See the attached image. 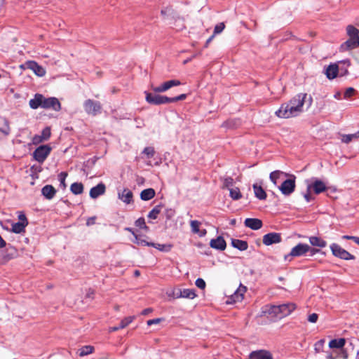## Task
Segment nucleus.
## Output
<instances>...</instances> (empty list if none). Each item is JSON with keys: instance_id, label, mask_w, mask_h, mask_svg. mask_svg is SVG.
<instances>
[{"instance_id": "f257e3e1", "label": "nucleus", "mask_w": 359, "mask_h": 359, "mask_svg": "<svg viewBox=\"0 0 359 359\" xmlns=\"http://www.w3.org/2000/svg\"><path fill=\"white\" fill-rule=\"evenodd\" d=\"M313 99L311 95L305 93L297 94L289 101L283 103L279 109L276 111L275 114L280 118H290L299 116L304 112V104L310 107Z\"/></svg>"}, {"instance_id": "f03ea898", "label": "nucleus", "mask_w": 359, "mask_h": 359, "mask_svg": "<svg viewBox=\"0 0 359 359\" xmlns=\"http://www.w3.org/2000/svg\"><path fill=\"white\" fill-rule=\"evenodd\" d=\"M308 191H313L316 194H319L327 190L325 182L318 178H311L306 180Z\"/></svg>"}, {"instance_id": "7ed1b4c3", "label": "nucleus", "mask_w": 359, "mask_h": 359, "mask_svg": "<svg viewBox=\"0 0 359 359\" xmlns=\"http://www.w3.org/2000/svg\"><path fill=\"white\" fill-rule=\"evenodd\" d=\"M258 316L264 317L270 320L278 318L277 306L270 304L264 305L261 308Z\"/></svg>"}, {"instance_id": "20e7f679", "label": "nucleus", "mask_w": 359, "mask_h": 359, "mask_svg": "<svg viewBox=\"0 0 359 359\" xmlns=\"http://www.w3.org/2000/svg\"><path fill=\"white\" fill-rule=\"evenodd\" d=\"M52 148L48 144L41 145L35 149L33 156L36 161L42 163L48 156Z\"/></svg>"}, {"instance_id": "39448f33", "label": "nucleus", "mask_w": 359, "mask_h": 359, "mask_svg": "<svg viewBox=\"0 0 359 359\" xmlns=\"http://www.w3.org/2000/svg\"><path fill=\"white\" fill-rule=\"evenodd\" d=\"M346 30L348 39L343 45H359V29L352 25H348Z\"/></svg>"}, {"instance_id": "423d86ee", "label": "nucleus", "mask_w": 359, "mask_h": 359, "mask_svg": "<svg viewBox=\"0 0 359 359\" xmlns=\"http://www.w3.org/2000/svg\"><path fill=\"white\" fill-rule=\"evenodd\" d=\"M146 101L151 104L159 105L169 103L170 97L156 93L144 92Z\"/></svg>"}, {"instance_id": "0eeeda50", "label": "nucleus", "mask_w": 359, "mask_h": 359, "mask_svg": "<svg viewBox=\"0 0 359 359\" xmlns=\"http://www.w3.org/2000/svg\"><path fill=\"white\" fill-rule=\"evenodd\" d=\"M295 176L290 175L289 179L284 180L278 187V189L285 196H289L294 192L295 189Z\"/></svg>"}, {"instance_id": "6e6552de", "label": "nucleus", "mask_w": 359, "mask_h": 359, "mask_svg": "<svg viewBox=\"0 0 359 359\" xmlns=\"http://www.w3.org/2000/svg\"><path fill=\"white\" fill-rule=\"evenodd\" d=\"M168 296L175 299L186 298L193 299L196 297V294L194 289H177L168 293Z\"/></svg>"}, {"instance_id": "1a4fd4ad", "label": "nucleus", "mask_w": 359, "mask_h": 359, "mask_svg": "<svg viewBox=\"0 0 359 359\" xmlns=\"http://www.w3.org/2000/svg\"><path fill=\"white\" fill-rule=\"evenodd\" d=\"M330 250L335 257L344 260L354 259L355 257L350 254L348 251L341 248L338 244L332 243L330 245Z\"/></svg>"}, {"instance_id": "9d476101", "label": "nucleus", "mask_w": 359, "mask_h": 359, "mask_svg": "<svg viewBox=\"0 0 359 359\" xmlns=\"http://www.w3.org/2000/svg\"><path fill=\"white\" fill-rule=\"evenodd\" d=\"M83 108L88 114L95 116L100 112L101 105L99 102L88 99L84 102Z\"/></svg>"}, {"instance_id": "9b49d317", "label": "nucleus", "mask_w": 359, "mask_h": 359, "mask_svg": "<svg viewBox=\"0 0 359 359\" xmlns=\"http://www.w3.org/2000/svg\"><path fill=\"white\" fill-rule=\"evenodd\" d=\"M325 73L329 79H333L338 75L343 76L347 74V70L342 71L337 64H331L325 69Z\"/></svg>"}, {"instance_id": "f8f14e48", "label": "nucleus", "mask_w": 359, "mask_h": 359, "mask_svg": "<svg viewBox=\"0 0 359 359\" xmlns=\"http://www.w3.org/2000/svg\"><path fill=\"white\" fill-rule=\"evenodd\" d=\"M297 308L294 303L287 302L277 306L278 318H282L290 315Z\"/></svg>"}, {"instance_id": "ddd939ff", "label": "nucleus", "mask_w": 359, "mask_h": 359, "mask_svg": "<svg viewBox=\"0 0 359 359\" xmlns=\"http://www.w3.org/2000/svg\"><path fill=\"white\" fill-rule=\"evenodd\" d=\"M41 108L46 109H51L55 111H58L61 109V104L56 97H46L43 96Z\"/></svg>"}, {"instance_id": "4468645a", "label": "nucleus", "mask_w": 359, "mask_h": 359, "mask_svg": "<svg viewBox=\"0 0 359 359\" xmlns=\"http://www.w3.org/2000/svg\"><path fill=\"white\" fill-rule=\"evenodd\" d=\"M181 84V82L179 80H170L167 81L158 86H151V90L155 93H163L171 88L174 86H177Z\"/></svg>"}, {"instance_id": "2eb2a0df", "label": "nucleus", "mask_w": 359, "mask_h": 359, "mask_svg": "<svg viewBox=\"0 0 359 359\" xmlns=\"http://www.w3.org/2000/svg\"><path fill=\"white\" fill-rule=\"evenodd\" d=\"M310 250V246L307 244L299 243L296 246L292 248L290 253L285 256V259L287 257H299L307 253Z\"/></svg>"}, {"instance_id": "dca6fc26", "label": "nucleus", "mask_w": 359, "mask_h": 359, "mask_svg": "<svg viewBox=\"0 0 359 359\" xmlns=\"http://www.w3.org/2000/svg\"><path fill=\"white\" fill-rule=\"evenodd\" d=\"M247 291V287L242 284H240L238 289L234 292V293L231 295L229 298L227 303H236L241 302L244 298V294Z\"/></svg>"}, {"instance_id": "f3484780", "label": "nucleus", "mask_w": 359, "mask_h": 359, "mask_svg": "<svg viewBox=\"0 0 359 359\" xmlns=\"http://www.w3.org/2000/svg\"><path fill=\"white\" fill-rule=\"evenodd\" d=\"M348 352L346 349L337 350L333 349L331 351L326 352V359H347Z\"/></svg>"}, {"instance_id": "a211bd4d", "label": "nucleus", "mask_w": 359, "mask_h": 359, "mask_svg": "<svg viewBox=\"0 0 359 359\" xmlns=\"http://www.w3.org/2000/svg\"><path fill=\"white\" fill-rule=\"evenodd\" d=\"M50 129L48 127L45 128L41 135H36L32 138V143L34 144H39L44 141L48 140L50 137Z\"/></svg>"}, {"instance_id": "6ab92c4d", "label": "nucleus", "mask_w": 359, "mask_h": 359, "mask_svg": "<svg viewBox=\"0 0 359 359\" xmlns=\"http://www.w3.org/2000/svg\"><path fill=\"white\" fill-rule=\"evenodd\" d=\"M281 241L280 233H269L264 236L263 243L266 245H270L275 243H278Z\"/></svg>"}, {"instance_id": "aec40b11", "label": "nucleus", "mask_w": 359, "mask_h": 359, "mask_svg": "<svg viewBox=\"0 0 359 359\" xmlns=\"http://www.w3.org/2000/svg\"><path fill=\"white\" fill-rule=\"evenodd\" d=\"M201 223L198 220H191L190 221V226L191 230L193 233L197 234L200 237H204L207 231L205 229H201Z\"/></svg>"}, {"instance_id": "412c9836", "label": "nucleus", "mask_w": 359, "mask_h": 359, "mask_svg": "<svg viewBox=\"0 0 359 359\" xmlns=\"http://www.w3.org/2000/svg\"><path fill=\"white\" fill-rule=\"evenodd\" d=\"M133 197V192L127 188L123 189L121 191L118 192V198L126 204H130L132 203Z\"/></svg>"}, {"instance_id": "4be33fe9", "label": "nucleus", "mask_w": 359, "mask_h": 359, "mask_svg": "<svg viewBox=\"0 0 359 359\" xmlns=\"http://www.w3.org/2000/svg\"><path fill=\"white\" fill-rule=\"evenodd\" d=\"M106 187L103 183H100L90 190V196L92 198H97L105 193Z\"/></svg>"}, {"instance_id": "5701e85b", "label": "nucleus", "mask_w": 359, "mask_h": 359, "mask_svg": "<svg viewBox=\"0 0 359 359\" xmlns=\"http://www.w3.org/2000/svg\"><path fill=\"white\" fill-rule=\"evenodd\" d=\"M346 344V339L344 338H338V339H334L330 341L329 342V348L331 350L337 349V350H342L345 349L344 346Z\"/></svg>"}, {"instance_id": "b1692460", "label": "nucleus", "mask_w": 359, "mask_h": 359, "mask_svg": "<svg viewBox=\"0 0 359 359\" xmlns=\"http://www.w3.org/2000/svg\"><path fill=\"white\" fill-rule=\"evenodd\" d=\"M244 223L247 227L253 230H258L262 226V222L256 218H248Z\"/></svg>"}, {"instance_id": "393cba45", "label": "nucleus", "mask_w": 359, "mask_h": 359, "mask_svg": "<svg viewBox=\"0 0 359 359\" xmlns=\"http://www.w3.org/2000/svg\"><path fill=\"white\" fill-rule=\"evenodd\" d=\"M210 245L212 248L224 250L226 245L224 239L222 236H218L217 238L210 241Z\"/></svg>"}, {"instance_id": "a878e982", "label": "nucleus", "mask_w": 359, "mask_h": 359, "mask_svg": "<svg viewBox=\"0 0 359 359\" xmlns=\"http://www.w3.org/2000/svg\"><path fill=\"white\" fill-rule=\"evenodd\" d=\"M27 65L29 69L32 70L34 74L39 76H43L46 74L45 69L34 61L28 62Z\"/></svg>"}, {"instance_id": "bb28decb", "label": "nucleus", "mask_w": 359, "mask_h": 359, "mask_svg": "<svg viewBox=\"0 0 359 359\" xmlns=\"http://www.w3.org/2000/svg\"><path fill=\"white\" fill-rule=\"evenodd\" d=\"M250 359H272L271 354L264 350L252 351L250 354Z\"/></svg>"}, {"instance_id": "cd10ccee", "label": "nucleus", "mask_w": 359, "mask_h": 359, "mask_svg": "<svg viewBox=\"0 0 359 359\" xmlns=\"http://www.w3.org/2000/svg\"><path fill=\"white\" fill-rule=\"evenodd\" d=\"M135 318V316H129L123 318L120 325L117 327H109V332H112L118 330L119 329H123L127 327L129 324H130Z\"/></svg>"}, {"instance_id": "c85d7f7f", "label": "nucleus", "mask_w": 359, "mask_h": 359, "mask_svg": "<svg viewBox=\"0 0 359 359\" xmlns=\"http://www.w3.org/2000/svg\"><path fill=\"white\" fill-rule=\"evenodd\" d=\"M43 95L39 93L35 94L34 98L31 99L29 102V107L33 109H36L42 106V100Z\"/></svg>"}, {"instance_id": "c756f323", "label": "nucleus", "mask_w": 359, "mask_h": 359, "mask_svg": "<svg viewBox=\"0 0 359 359\" xmlns=\"http://www.w3.org/2000/svg\"><path fill=\"white\" fill-rule=\"evenodd\" d=\"M41 194L46 198L50 200L55 196L56 189L52 185L48 184L42 188Z\"/></svg>"}, {"instance_id": "7c9ffc66", "label": "nucleus", "mask_w": 359, "mask_h": 359, "mask_svg": "<svg viewBox=\"0 0 359 359\" xmlns=\"http://www.w3.org/2000/svg\"><path fill=\"white\" fill-rule=\"evenodd\" d=\"M286 176H287V173L280 170H275L271 172L269 178L270 180L273 183V184L276 185L279 180H282L283 177Z\"/></svg>"}, {"instance_id": "2f4dec72", "label": "nucleus", "mask_w": 359, "mask_h": 359, "mask_svg": "<svg viewBox=\"0 0 359 359\" xmlns=\"http://www.w3.org/2000/svg\"><path fill=\"white\" fill-rule=\"evenodd\" d=\"M155 196V191L154 189L149 188L144 189L140 193V198L142 201H149Z\"/></svg>"}, {"instance_id": "473e14b6", "label": "nucleus", "mask_w": 359, "mask_h": 359, "mask_svg": "<svg viewBox=\"0 0 359 359\" xmlns=\"http://www.w3.org/2000/svg\"><path fill=\"white\" fill-rule=\"evenodd\" d=\"M231 245L233 248H237L239 250L243 251L248 249V243L245 241L238 239H232Z\"/></svg>"}, {"instance_id": "72a5a7b5", "label": "nucleus", "mask_w": 359, "mask_h": 359, "mask_svg": "<svg viewBox=\"0 0 359 359\" xmlns=\"http://www.w3.org/2000/svg\"><path fill=\"white\" fill-rule=\"evenodd\" d=\"M309 242L311 245L316 246L319 248H325L327 245V243L325 241L317 236H311L309 238Z\"/></svg>"}, {"instance_id": "f704fd0d", "label": "nucleus", "mask_w": 359, "mask_h": 359, "mask_svg": "<svg viewBox=\"0 0 359 359\" xmlns=\"http://www.w3.org/2000/svg\"><path fill=\"white\" fill-rule=\"evenodd\" d=\"M253 189L255 194V196L260 199L264 200L266 198V194L265 191L262 188V187L258 186L257 184L253 185Z\"/></svg>"}, {"instance_id": "c9c22d12", "label": "nucleus", "mask_w": 359, "mask_h": 359, "mask_svg": "<svg viewBox=\"0 0 359 359\" xmlns=\"http://www.w3.org/2000/svg\"><path fill=\"white\" fill-rule=\"evenodd\" d=\"M27 225L22 224L20 222L13 223L11 231L15 233H21L25 231V227Z\"/></svg>"}, {"instance_id": "e433bc0d", "label": "nucleus", "mask_w": 359, "mask_h": 359, "mask_svg": "<svg viewBox=\"0 0 359 359\" xmlns=\"http://www.w3.org/2000/svg\"><path fill=\"white\" fill-rule=\"evenodd\" d=\"M94 351V347L90 345L84 346L79 350V355L81 357L88 355Z\"/></svg>"}, {"instance_id": "4c0bfd02", "label": "nucleus", "mask_w": 359, "mask_h": 359, "mask_svg": "<svg viewBox=\"0 0 359 359\" xmlns=\"http://www.w3.org/2000/svg\"><path fill=\"white\" fill-rule=\"evenodd\" d=\"M71 191L76 194H81L83 191V186L81 183L74 182L70 187Z\"/></svg>"}, {"instance_id": "58836bf2", "label": "nucleus", "mask_w": 359, "mask_h": 359, "mask_svg": "<svg viewBox=\"0 0 359 359\" xmlns=\"http://www.w3.org/2000/svg\"><path fill=\"white\" fill-rule=\"evenodd\" d=\"M358 138H359V131L353 134L342 135L341 140L342 142L348 144L353 140Z\"/></svg>"}, {"instance_id": "ea45409f", "label": "nucleus", "mask_w": 359, "mask_h": 359, "mask_svg": "<svg viewBox=\"0 0 359 359\" xmlns=\"http://www.w3.org/2000/svg\"><path fill=\"white\" fill-rule=\"evenodd\" d=\"M230 196L233 200H238L242 197L240 189L237 187L229 188Z\"/></svg>"}, {"instance_id": "a19ab883", "label": "nucleus", "mask_w": 359, "mask_h": 359, "mask_svg": "<svg viewBox=\"0 0 359 359\" xmlns=\"http://www.w3.org/2000/svg\"><path fill=\"white\" fill-rule=\"evenodd\" d=\"M149 245H150L149 246H152V247L158 249L160 251L168 252L172 248L171 245H163V244L154 243H150Z\"/></svg>"}, {"instance_id": "79ce46f5", "label": "nucleus", "mask_w": 359, "mask_h": 359, "mask_svg": "<svg viewBox=\"0 0 359 359\" xmlns=\"http://www.w3.org/2000/svg\"><path fill=\"white\" fill-rule=\"evenodd\" d=\"M325 340L324 339H320L314 344V351L316 354L320 353L323 351Z\"/></svg>"}, {"instance_id": "37998d69", "label": "nucleus", "mask_w": 359, "mask_h": 359, "mask_svg": "<svg viewBox=\"0 0 359 359\" xmlns=\"http://www.w3.org/2000/svg\"><path fill=\"white\" fill-rule=\"evenodd\" d=\"M161 206H156L149 212L148 217L152 219H156L161 212Z\"/></svg>"}, {"instance_id": "c03bdc74", "label": "nucleus", "mask_w": 359, "mask_h": 359, "mask_svg": "<svg viewBox=\"0 0 359 359\" xmlns=\"http://www.w3.org/2000/svg\"><path fill=\"white\" fill-rule=\"evenodd\" d=\"M135 239L133 240V242L135 243H137V245H147L149 246L150 243L146 241L145 240L142 239L140 236L138 235H135Z\"/></svg>"}, {"instance_id": "a18cd8bd", "label": "nucleus", "mask_w": 359, "mask_h": 359, "mask_svg": "<svg viewBox=\"0 0 359 359\" xmlns=\"http://www.w3.org/2000/svg\"><path fill=\"white\" fill-rule=\"evenodd\" d=\"M142 153L144 154H145L147 156V158H151L154 156V154H155V151H154V149L151 147H145L142 151Z\"/></svg>"}, {"instance_id": "49530a36", "label": "nucleus", "mask_w": 359, "mask_h": 359, "mask_svg": "<svg viewBox=\"0 0 359 359\" xmlns=\"http://www.w3.org/2000/svg\"><path fill=\"white\" fill-rule=\"evenodd\" d=\"M135 225H136V226H137L140 229H148V227L147 226V225L145 224L144 219L142 217H140L135 221Z\"/></svg>"}, {"instance_id": "de8ad7c7", "label": "nucleus", "mask_w": 359, "mask_h": 359, "mask_svg": "<svg viewBox=\"0 0 359 359\" xmlns=\"http://www.w3.org/2000/svg\"><path fill=\"white\" fill-rule=\"evenodd\" d=\"M224 28H225V25L224 22H220V23L216 25V26L214 28L213 36L215 34L221 33L224 30Z\"/></svg>"}, {"instance_id": "09e8293b", "label": "nucleus", "mask_w": 359, "mask_h": 359, "mask_svg": "<svg viewBox=\"0 0 359 359\" xmlns=\"http://www.w3.org/2000/svg\"><path fill=\"white\" fill-rule=\"evenodd\" d=\"M172 13H173V9L172 8L171 6H166V7L163 8L161 11V13L163 17L170 15Z\"/></svg>"}, {"instance_id": "8fccbe9b", "label": "nucleus", "mask_w": 359, "mask_h": 359, "mask_svg": "<svg viewBox=\"0 0 359 359\" xmlns=\"http://www.w3.org/2000/svg\"><path fill=\"white\" fill-rule=\"evenodd\" d=\"M355 91V89L352 87L348 88L344 92V97L345 99H348L352 97L354 95Z\"/></svg>"}, {"instance_id": "3c124183", "label": "nucleus", "mask_w": 359, "mask_h": 359, "mask_svg": "<svg viewBox=\"0 0 359 359\" xmlns=\"http://www.w3.org/2000/svg\"><path fill=\"white\" fill-rule=\"evenodd\" d=\"M186 97H187V95L186 94H181L179 96H177V97H170L169 103L175 102H177V101H180V100H184L186 99Z\"/></svg>"}, {"instance_id": "603ef678", "label": "nucleus", "mask_w": 359, "mask_h": 359, "mask_svg": "<svg viewBox=\"0 0 359 359\" xmlns=\"http://www.w3.org/2000/svg\"><path fill=\"white\" fill-rule=\"evenodd\" d=\"M67 176V174L66 172H62L58 175L59 181L64 187H65V179Z\"/></svg>"}, {"instance_id": "864d4df0", "label": "nucleus", "mask_w": 359, "mask_h": 359, "mask_svg": "<svg viewBox=\"0 0 359 359\" xmlns=\"http://www.w3.org/2000/svg\"><path fill=\"white\" fill-rule=\"evenodd\" d=\"M196 285L200 289H204L205 287V282L202 278H198L196 280Z\"/></svg>"}, {"instance_id": "5fc2aeb1", "label": "nucleus", "mask_w": 359, "mask_h": 359, "mask_svg": "<svg viewBox=\"0 0 359 359\" xmlns=\"http://www.w3.org/2000/svg\"><path fill=\"white\" fill-rule=\"evenodd\" d=\"M18 219L19 222L22 224H25L26 225L28 224V221L25 215L21 212L18 213Z\"/></svg>"}, {"instance_id": "6e6d98bb", "label": "nucleus", "mask_w": 359, "mask_h": 359, "mask_svg": "<svg viewBox=\"0 0 359 359\" xmlns=\"http://www.w3.org/2000/svg\"><path fill=\"white\" fill-rule=\"evenodd\" d=\"M224 186L229 189L233 186V179L231 177L226 178L224 182Z\"/></svg>"}, {"instance_id": "4d7b16f0", "label": "nucleus", "mask_w": 359, "mask_h": 359, "mask_svg": "<svg viewBox=\"0 0 359 359\" xmlns=\"http://www.w3.org/2000/svg\"><path fill=\"white\" fill-rule=\"evenodd\" d=\"M161 321H163L162 318H155V319H151V320H147V325L150 326L152 325L158 324Z\"/></svg>"}, {"instance_id": "13d9d810", "label": "nucleus", "mask_w": 359, "mask_h": 359, "mask_svg": "<svg viewBox=\"0 0 359 359\" xmlns=\"http://www.w3.org/2000/svg\"><path fill=\"white\" fill-rule=\"evenodd\" d=\"M318 318V316L316 313H312L309 316L308 320L310 323H315L317 322Z\"/></svg>"}, {"instance_id": "bf43d9fd", "label": "nucleus", "mask_w": 359, "mask_h": 359, "mask_svg": "<svg viewBox=\"0 0 359 359\" xmlns=\"http://www.w3.org/2000/svg\"><path fill=\"white\" fill-rule=\"evenodd\" d=\"M312 191H307V193H306L304 195V197L305 198V200L307 201V202H310L311 200H313V198L312 196H311V193Z\"/></svg>"}, {"instance_id": "052dcab7", "label": "nucleus", "mask_w": 359, "mask_h": 359, "mask_svg": "<svg viewBox=\"0 0 359 359\" xmlns=\"http://www.w3.org/2000/svg\"><path fill=\"white\" fill-rule=\"evenodd\" d=\"M95 222V217H90L87 219V222H86V225L87 226H90V225H93L94 224Z\"/></svg>"}, {"instance_id": "680f3d73", "label": "nucleus", "mask_w": 359, "mask_h": 359, "mask_svg": "<svg viewBox=\"0 0 359 359\" xmlns=\"http://www.w3.org/2000/svg\"><path fill=\"white\" fill-rule=\"evenodd\" d=\"M152 311H153V309L151 308H147V309H144L142 311V315L146 316V315L149 314V313H151Z\"/></svg>"}, {"instance_id": "e2e57ef3", "label": "nucleus", "mask_w": 359, "mask_h": 359, "mask_svg": "<svg viewBox=\"0 0 359 359\" xmlns=\"http://www.w3.org/2000/svg\"><path fill=\"white\" fill-rule=\"evenodd\" d=\"M4 135H7L10 133V128L8 125H6L4 129L0 130Z\"/></svg>"}, {"instance_id": "0e129e2a", "label": "nucleus", "mask_w": 359, "mask_h": 359, "mask_svg": "<svg viewBox=\"0 0 359 359\" xmlns=\"http://www.w3.org/2000/svg\"><path fill=\"white\" fill-rule=\"evenodd\" d=\"M318 252H319V250H317V249H315V248H311L310 247V250H309V251L308 252H310V255L313 256V255H314L315 254H316Z\"/></svg>"}, {"instance_id": "69168bd1", "label": "nucleus", "mask_w": 359, "mask_h": 359, "mask_svg": "<svg viewBox=\"0 0 359 359\" xmlns=\"http://www.w3.org/2000/svg\"><path fill=\"white\" fill-rule=\"evenodd\" d=\"M6 246V242L0 236V248H2Z\"/></svg>"}, {"instance_id": "338daca9", "label": "nucleus", "mask_w": 359, "mask_h": 359, "mask_svg": "<svg viewBox=\"0 0 359 359\" xmlns=\"http://www.w3.org/2000/svg\"><path fill=\"white\" fill-rule=\"evenodd\" d=\"M341 92L339 91H337L334 95V97L337 100H340L341 99Z\"/></svg>"}, {"instance_id": "774afa93", "label": "nucleus", "mask_w": 359, "mask_h": 359, "mask_svg": "<svg viewBox=\"0 0 359 359\" xmlns=\"http://www.w3.org/2000/svg\"><path fill=\"white\" fill-rule=\"evenodd\" d=\"M326 191H330V193H334L336 191V189L334 188V187H327V190Z\"/></svg>"}]
</instances>
